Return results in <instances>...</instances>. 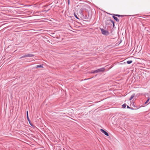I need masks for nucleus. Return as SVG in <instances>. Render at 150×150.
Wrapping results in <instances>:
<instances>
[{
  "label": "nucleus",
  "instance_id": "1",
  "mask_svg": "<svg viewBox=\"0 0 150 150\" xmlns=\"http://www.w3.org/2000/svg\"><path fill=\"white\" fill-rule=\"evenodd\" d=\"M105 70V69L103 67L99 69H98L92 72V73H96L98 72H103Z\"/></svg>",
  "mask_w": 150,
  "mask_h": 150
},
{
  "label": "nucleus",
  "instance_id": "2",
  "mask_svg": "<svg viewBox=\"0 0 150 150\" xmlns=\"http://www.w3.org/2000/svg\"><path fill=\"white\" fill-rule=\"evenodd\" d=\"M34 56V54H28L24 55L23 56H22L20 57L19 59H21L23 58L26 57H33Z\"/></svg>",
  "mask_w": 150,
  "mask_h": 150
},
{
  "label": "nucleus",
  "instance_id": "3",
  "mask_svg": "<svg viewBox=\"0 0 150 150\" xmlns=\"http://www.w3.org/2000/svg\"><path fill=\"white\" fill-rule=\"evenodd\" d=\"M101 32L103 34L105 35H108L109 32L103 29H101Z\"/></svg>",
  "mask_w": 150,
  "mask_h": 150
},
{
  "label": "nucleus",
  "instance_id": "4",
  "mask_svg": "<svg viewBox=\"0 0 150 150\" xmlns=\"http://www.w3.org/2000/svg\"><path fill=\"white\" fill-rule=\"evenodd\" d=\"M126 64V63L125 62V60L122 61H121L120 62H117L116 64H115V65H125Z\"/></svg>",
  "mask_w": 150,
  "mask_h": 150
},
{
  "label": "nucleus",
  "instance_id": "5",
  "mask_svg": "<svg viewBox=\"0 0 150 150\" xmlns=\"http://www.w3.org/2000/svg\"><path fill=\"white\" fill-rule=\"evenodd\" d=\"M83 8H81V14H82V15L83 16V17L85 19H88V17L86 16H84V14L83 13Z\"/></svg>",
  "mask_w": 150,
  "mask_h": 150
},
{
  "label": "nucleus",
  "instance_id": "6",
  "mask_svg": "<svg viewBox=\"0 0 150 150\" xmlns=\"http://www.w3.org/2000/svg\"><path fill=\"white\" fill-rule=\"evenodd\" d=\"M100 130L105 135L108 136H109L108 134L104 129H100Z\"/></svg>",
  "mask_w": 150,
  "mask_h": 150
},
{
  "label": "nucleus",
  "instance_id": "7",
  "mask_svg": "<svg viewBox=\"0 0 150 150\" xmlns=\"http://www.w3.org/2000/svg\"><path fill=\"white\" fill-rule=\"evenodd\" d=\"M112 17L117 22H119V20L117 17H116L115 16H113Z\"/></svg>",
  "mask_w": 150,
  "mask_h": 150
},
{
  "label": "nucleus",
  "instance_id": "8",
  "mask_svg": "<svg viewBox=\"0 0 150 150\" xmlns=\"http://www.w3.org/2000/svg\"><path fill=\"white\" fill-rule=\"evenodd\" d=\"M134 96H135V94H132L131 96V97H130V98H129V100H132L133 98V97Z\"/></svg>",
  "mask_w": 150,
  "mask_h": 150
},
{
  "label": "nucleus",
  "instance_id": "9",
  "mask_svg": "<svg viewBox=\"0 0 150 150\" xmlns=\"http://www.w3.org/2000/svg\"><path fill=\"white\" fill-rule=\"evenodd\" d=\"M27 119L28 121V122H29V124H30L31 125V126H32V124L31 123V122H30V121L29 118V117H27Z\"/></svg>",
  "mask_w": 150,
  "mask_h": 150
},
{
  "label": "nucleus",
  "instance_id": "10",
  "mask_svg": "<svg viewBox=\"0 0 150 150\" xmlns=\"http://www.w3.org/2000/svg\"><path fill=\"white\" fill-rule=\"evenodd\" d=\"M127 105L125 103L122 105V107L123 108H125L126 106Z\"/></svg>",
  "mask_w": 150,
  "mask_h": 150
},
{
  "label": "nucleus",
  "instance_id": "11",
  "mask_svg": "<svg viewBox=\"0 0 150 150\" xmlns=\"http://www.w3.org/2000/svg\"><path fill=\"white\" fill-rule=\"evenodd\" d=\"M126 62L128 64H130L132 62V60H129L127 61Z\"/></svg>",
  "mask_w": 150,
  "mask_h": 150
},
{
  "label": "nucleus",
  "instance_id": "12",
  "mask_svg": "<svg viewBox=\"0 0 150 150\" xmlns=\"http://www.w3.org/2000/svg\"><path fill=\"white\" fill-rule=\"evenodd\" d=\"M110 21L112 23L113 26L114 27L115 26V23L114 21L112 20H110Z\"/></svg>",
  "mask_w": 150,
  "mask_h": 150
},
{
  "label": "nucleus",
  "instance_id": "13",
  "mask_svg": "<svg viewBox=\"0 0 150 150\" xmlns=\"http://www.w3.org/2000/svg\"><path fill=\"white\" fill-rule=\"evenodd\" d=\"M113 16H117L118 17H120V15L113 14Z\"/></svg>",
  "mask_w": 150,
  "mask_h": 150
},
{
  "label": "nucleus",
  "instance_id": "14",
  "mask_svg": "<svg viewBox=\"0 0 150 150\" xmlns=\"http://www.w3.org/2000/svg\"><path fill=\"white\" fill-rule=\"evenodd\" d=\"M149 98H148L147 100L146 101V102H145V104L147 103L149 101Z\"/></svg>",
  "mask_w": 150,
  "mask_h": 150
},
{
  "label": "nucleus",
  "instance_id": "15",
  "mask_svg": "<svg viewBox=\"0 0 150 150\" xmlns=\"http://www.w3.org/2000/svg\"><path fill=\"white\" fill-rule=\"evenodd\" d=\"M127 108H129V109H131L132 110L134 109L133 108H130L128 105H127Z\"/></svg>",
  "mask_w": 150,
  "mask_h": 150
},
{
  "label": "nucleus",
  "instance_id": "16",
  "mask_svg": "<svg viewBox=\"0 0 150 150\" xmlns=\"http://www.w3.org/2000/svg\"><path fill=\"white\" fill-rule=\"evenodd\" d=\"M74 16H75V17L77 19H79V18H78L77 17L75 13H74Z\"/></svg>",
  "mask_w": 150,
  "mask_h": 150
},
{
  "label": "nucleus",
  "instance_id": "17",
  "mask_svg": "<svg viewBox=\"0 0 150 150\" xmlns=\"http://www.w3.org/2000/svg\"><path fill=\"white\" fill-rule=\"evenodd\" d=\"M43 66H36V68H43Z\"/></svg>",
  "mask_w": 150,
  "mask_h": 150
},
{
  "label": "nucleus",
  "instance_id": "18",
  "mask_svg": "<svg viewBox=\"0 0 150 150\" xmlns=\"http://www.w3.org/2000/svg\"><path fill=\"white\" fill-rule=\"evenodd\" d=\"M126 15H120V17H123L125 16H126Z\"/></svg>",
  "mask_w": 150,
  "mask_h": 150
},
{
  "label": "nucleus",
  "instance_id": "19",
  "mask_svg": "<svg viewBox=\"0 0 150 150\" xmlns=\"http://www.w3.org/2000/svg\"><path fill=\"white\" fill-rule=\"evenodd\" d=\"M26 114H27V117H28V111H27V112H26Z\"/></svg>",
  "mask_w": 150,
  "mask_h": 150
},
{
  "label": "nucleus",
  "instance_id": "20",
  "mask_svg": "<svg viewBox=\"0 0 150 150\" xmlns=\"http://www.w3.org/2000/svg\"><path fill=\"white\" fill-rule=\"evenodd\" d=\"M68 5H69V3H70V1H69V0H68Z\"/></svg>",
  "mask_w": 150,
  "mask_h": 150
},
{
  "label": "nucleus",
  "instance_id": "21",
  "mask_svg": "<svg viewBox=\"0 0 150 150\" xmlns=\"http://www.w3.org/2000/svg\"><path fill=\"white\" fill-rule=\"evenodd\" d=\"M37 66H42V65H38Z\"/></svg>",
  "mask_w": 150,
  "mask_h": 150
}]
</instances>
